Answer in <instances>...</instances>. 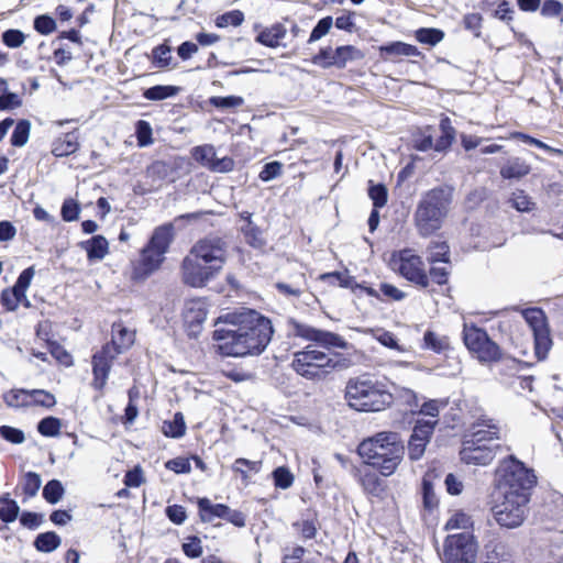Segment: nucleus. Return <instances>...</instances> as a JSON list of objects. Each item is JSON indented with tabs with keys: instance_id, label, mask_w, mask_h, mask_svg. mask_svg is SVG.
Instances as JSON below:
<instances>
[{
	"instance_id": "nucleus-1",
	"label": "nucleus",
	"mask_w": 563,
	"mask_h": 563,
	"mask_svg": "<svg viewBox=\"0 0 563 563\" xmlns=\"http://www.w3.org/2000/svg\"><path fill=\"white\" fill-rule=\"evenodd\" d=\"M273 332L269 319L254 310H245L225 314L223 325L213 332V340L222 355L244 357L261 354Z\"/></svg>"
},
{
	"instance_id": "nucleus-2",
	"label": "nucleus",
	"mask_w": 563,
	"mask_h": 563,
	"mask_svg": "<svg viewBox=\"0 0 563 563\" xmlns=\"http://www.w3.org/2000/svg\"><path fill=\"white\" fill-rule=\"evenodd\" d=\"M363 462L388 477L396 473L405 456V446L396 432H378L357 446Z\"/></svg>"
},
{
	"instance_id": "nucleus-3",
	"label": "nucleus",
	"mask_w": 563,
	"mask_h": 563,
	"mask_svg": "<svg viewBox=\"0 0 563 563\" xmlns=\"http://www.w3.org/2000/svg\"><path fill=\"white\" fill-rule=\"evenodd\" d=\"M452 197L453 190L446 186L432 188L422 195L413 214L415 225L421 236H430L442 228Z\"/></svg>"
},
{
	"instance_id": "nucleus-4",
	"label": "nucleus",
	"mask_w": 563,
	"mask_h": 563,
	"mask_svg": "<svg viewBox=\"0 0 563 563\" xmlns=\"http://www.w3.org/2000/svg\"><path fill=\"white\" fill-rule=\"evenodd\" d=\"M349 406L358 411H380L389 407L393 395L367 375L350 378L345 386Z\"/></svg>"
},
{
	"instance_id": "nucleus-5",
	"label": "nucleus",
	"mask_w": 563,
	"mask_h": 563,
	"mask_svg": "<svg viewBox=\"0 0 563 563\" xmlns=\"http://www.w3.org/2000/svg\"><path fill=\"white\" fill-rule=\"evenodd\" d=\"M134 331L125 328L122 323L112 325V340L92 356L93 379L91 386L102 391L115 357L129 349L134 342Z\"/></svg>"
},
{
	"instance_id": "nucleus-6",
	"label": "nucleus",
	"mask_w": 563,
	"mask_h": 563,
	"mask_svg": "<svg viewBox=\"0 0 563 563\" xmlns=\"http://www.w3.org/2000/svg\"><path fill=\"white\" fill-rule=\"evenodd\" d=\"M173 241L172 227L162 225L154 230L148 243L142 250L141 258L134 266L132 277L145 279L157 271L165 260V254Z\"/></svg>"
},
{
	"instance_id": "nucleus-7",
	"label": "nucleus",
	"mask_w": 563,
	"mask_h": 563,
	"mask_svg": "<svg viewBox=\"0 0 563 563\" xmlns=\"http://www.w3.org/2000/svg\"><path fill=\"white\" fill-rule=\"evenodd\" d=\"M338 362L328 353L308 345L294 353L291 367L301 377L310 380H322L336 367Z\"/></svg>"
},
{
	"instance_id": "nucleus-8",
	"label": "nucleus",
	"mask_w": 563,
	"mask_h": 563,
	"mask_svg": "<svg viewBox=\"0 0 563 563\" xmlns=\"http://www.w3.org/2000/svg\"><path fill=\"white\" fill-rule=\"evenodd\" d=\"M496 475L501 493L523 494L529 497V490L536 483L533 471L512 455L500 462Z\"/></svg>"
},
{
	"instance_id": "nucleus-9",
	"label": "nucleus",
	"mask_w": 563,
	"mask_h": 563,
	"mask_svg": "<svg viewBox=\"0 0 563 563\" xmlns=\"http://www.w3.org/2000/svg\"><path fill=\"white\" fill-rule=\"evenodd\" d=\"M503 499L493 507V515L500 527L515 529L526 519L529 497L523 494L501 493Z\"/></svg>"
},
{
	"instance_id": "nucleus-10",
	"label": "nucleus",
	"mask_w": 563,
	"mask_h": 563,
	"mask_svg": "<svg viewBox=\"0 0 563 563\" xmlns=\"http://www.w3.org/2000/svg\"><path fill=\"white\" fill-rule=\"evenodd\" d=\"M478 544L472 532H460L446 537L442 559L444 563H475Z\"/></svg>"
},
{
	"instance_id": "nucleus-11",
	"label": "nucleus",
	"mask_w": 563,
	"mask_h": 563,
	"mask_svg": "<svg viewBox=\"0 0 563 563\" xmlns=\"http://www.w3.org/2000/svg\"><path fill=\"white\" fill-rule=\"evenodd\" d=\"M463 341L468 351L482 363L496 362L501 356L499 346L489 339L485 330L464 323Z\"/></svg>"
},
{
	"instance_id": "nucleus-12",
	"label": "nucleus",
	"mask_w": 563,
	"mask_h": 563,
	"mask_svg": "<svg viewBox=\"0 0 563 563\" xmlns=\"http://www.w3.org/2000/svg\"><path fill=\"white\" fill-rule=\"evenodd\" d=\"M393 271L401 275L408 282H411L422 288L429 286V276L426 272L422 258L405 249L393 254L390 258Z\"/></svg>"
},
{
	"instance_id": "nucleus-13",
	"label": "nucleus",
	"mask_w": 563,
	"mask_h": 563,
	"mask_svg": "<svg viewBox=\"0 0 563 563\" xmlns=\"http://www.w3.org/2000/svg\"><path fill=\"white\" fill-rule=\"evenodd\" d=\"M522 316L530 327L534 338V353L539 361L547 358L551 347L552 339L544 312L539 308H528Z\"/></svg>"
},
{
	"instance_id": "nucleus-14",
	"label": "nucleus",
	"mask_w": 563,
	"mask_h": 563,
	"mask_svg": "<svg viewBox=\"0 0 563 563\" xmlns=\"http://www.w3.org/2000/svg\"><path fill=\"white\" fill-rule=\"evenodd\" d=\"M189 252L195 258H200L209 266L216 267L217 273L220 274L227 262L228 245L219 236H207L197 241Z\"/></svg>"
},
{
	"instance_id": "nucleus-15",
	"label": "nucleus",
	"mask_w": 563,
	"mask_h": 563,
	"mask_svg": "<svg viewBox=\"0 0 563 563\" xmlns=\"http://www.w3.org/2000/svg\"><path fill=\"white\" fill-rule=\"evenodd\" d=\"M180 271L184 284L194 288L205 287L219 275L216 267L209 266L200 258H195L190 252L184 257Z\"/></svg>"
},
{
	"instance_id": "nucleus-16",
	"label": "nucleus",
	"mask_w": 563,
	"mask_h": 563,
	"mask_svg": "<svg viewBox=\"0 0 563 563\" xmlns=\"http://www.w3.org/2000/svg\"><path fill=\"white\" fill-rule=\"evenodd\" d=\"M288 329L294 336L302 338L308 341H313L323 347H339L344 349L346 342L338 334L324 330L312 328L308 324L300 323L294 319L288 321Z\"/></svg>"
},
{
	"instance_id": "nucleus-17",
	"label": "nucleus",
	"mask_w": 563,
	"mask_h": 563,
	"mask_svg": "<svg viewBox=\"0 0 563 563\" xmlns=\"http://www.w3.org/2000/svg\"><path fill=\"white\" fill-rule=\"evenodd\" d=\"M464 439L474 441L475 444L500 445L497 442L501 440V428L495 419L481 415L475 418L470 433L465 434Z\"/></svg>"
},
{
	"instance_id": "nucleus-18",
	"label": "nucleus",
	"mask_w": 563,
	"mask_h": 563,
	"mask_svg": "<svg viewBox=\"0 0 563 563\" xmlns=\"http://www.w3.org/2000/svg\"><path fill=\"white\" fill-rule=\"evenodd\" d=\"M194 159L213 173H229L234 168V161L230 156L217 157L216 148L211 144L196 146L191 150Z\"/></svg>"
},
{
	"instance_id": "nucleus-19",
	"label": "nucleus",
	"mask_w": 563,
	"mask_h": 563,
	"mask_svg": "<svg viewBox=\"0 0 563 563\" xmlns=\"http://www.w3.org/2000/svg\"><path fill=\"white\" fill-rule=\"evenodd\" d=\"M275 287L279 295L289 300L302 299L307 305L316 297L309 291V284L303 273H298L287 280L277 282Z\"/></svg>"
},
{
	"instance_id": "nucleus-20",
	"label": "nucleus",
	"mask_w": 563,
	"mask_h": 563,
	"mask_svg": "<svg viewBox=\"0 0 563 563\" xmlns=\"http://www.w3.org/2000/svg\"><path fill=\"white\" fill-rule=\"evenodd\" d=\"M499 449L500 445L475 444L474 441L463 439L460 457L466 464L487 465Z\"/></svg>"
},
{
	"instance_id": "nucleus-21",
	"label": "nucleus",
	"mask_w": 563,
	"mask_h": 563,
	"mask_svg": "<svg viewBox=\"0 0 563 563\" xmlns=\"http://www.w3.org/2000/svg\"><path fill=\"white\" fill-rule=\"evenodd\" d=\"M437 421H418L408 443L409 459L417 461L422 457L426 446L433 433Z\"/></svg>"
},
{
	"instance_id": "nucleus-22",
	"label": "nucleus",
	"mask_w": 563,
	"mask_h": 563,
	"mask_svg": "<svg viewBox=\"0 0 563 563\" xmlns=\"http://www.w3.org/2000/svg\"><path fill=\"white\" fill-rule=\"evenodd\" d=\"M207 303L202 299L197 298L186 301L183 318L189 335H198L202 323L207 319Z\"/></svg>"
},
{
	"instance_id": "nucleus-23",
	"label": "nucleus",
	"mask_w": 563,
	"mask_h": 563,
	"mask_svg": "<svg viewBox=\"0 0 563 563\" xmlns=\"http://www.w3.org/2000/svg\"><path fill=\"white\" fill-rule=\"evenodd\" d=\"M484 563H515L514 553L509 544L497 537H493L484 544Z\"/></svg>"
},
{
	"instance_id": "nucleus-24",
	"label": "nucleus",
	"mask_w": 563,
	"mask_h": 563,
	"mask_svg": "<svg viewBox=\"0 0 563 563\" xmlns=\"http://www.w3.org/2000/svg\"><path fill=\"white\" fill-rule=\"evenodd\" d=\"M531 172V166L520 157L510 158L501 168L504 179H520Z\"/></svg>"
},
{
	"instance_id": "nucleus-25",
	"label": "nucleus",
	"mask_w": 563,
	"mask_h": 563,
	"mask_svg": "<svg viewBox=\"0 0 563 563\" xmlns=\"http://www.w3.org/2000/svg\"><path fill=\"white\" fill-rule=\"evenodd\" d=\"M286 34V27L280 23H276L262 30L256 36V42L267 47H277L280 41L285 38Z\"/></svg>"
},
{
	"instance_id": "nucleus-26",
	"label": "nucleus",
	"mask_w": 563,
	"mask_h": 563,
	"mask_svg": "<svg viewBox=\"0 0 563 563\" xmlns=\"http://www.w3.org/2000/svg\"><path fill=\"white\" fill-rule=\"evenodd\" d=\"M78 147V136L75 132H70L54 142L52 153L56 157H65L75 153Z\"/></svg>"
},
{
	"instance_id": "nucleus-27",
	"label": "nucleus",
	"mask_w": 563,
	"mask_h": 563,
	"mask_svg": "<svg viewBox=\"0 0 563 563\" xmlns=\"http://www.w3.org/2000/svg\"><path fill=\"white\" fill-rule=\"evenodd\" d=\"M90 261H100L108 254V241L102 235H95L81 243Z\"/></svg>"
},
{
	"instance_id": "nucleus-28",
	"label": "nucleus",
	"mask_w": 563,
	"mask_h": 563,
	"mask_svg": "<svg viewBox=\"0 0 563 563\" xmlns=\"http://www.w3.org/2000/svg\"><path fill=\"white\" fill-rule=\"evenodd\" d=\"M199 517L203 522H211L216 518H223L227 505L212 504L208 498L198 499Z\"/></svg>"
},
{
	"instance_id": "nucleus-29",
	"label": "nucleus",
	"mask_w": 563,
	"mask_h": 563,
	"mask_svg": "<svg viewBox=\"0 0 563 563\" xmlns=\"http://www.w3.org/2000/svg\"><path fill=\"white\" fill-rule=\"evenodd\" d=\"M423 347L438 354L445 353L451 347L450 338L432 330H427L423 335Z\"/></svg>"
},
{
	"instance_id": "nucleus-30",
	"label": "nucleus",
	"mask_w": 563,
	"mask_h": 563,
	"mask_svg": "<svg viewBox=\"0 0 563 563\" xmlns=\"http://www.w3.org/2000/svg\"><path fill=\"white\" fill-rule=\"evenodd\" d=\"M335 67L344 68L347 63L355 62L364 58V53L353 45H342L334 48Z\"/></svg>"
},
{
	"instance_id": "nucleus-31",
	"label": "nucleus",
	"mask_w": 563,
	"mask_h": 563,
	"mask_svg": "<svg viewBox=\"0 0 563 563\" xmlns=\"http://www.w3.org/2000/svg\"><path fill=\"white\" fill-rule=\"evenodd\" d=\"M441 136L434 143V151L444 152L455 140L456 131L452 126L451 120L444 117L440 121Z\"/></svg>"
},
{
	"instance_id": "nucleus-32",
	"label": "nucleus",
	"mask_w": 563,
	"mask_h": 563,
	"mask_svg": "<svg viewBox=\"0 0 563 563\" xmlns=\"http://www.w3.org/2000/svg\"><path fill=\"white\" fill-rule=\"evenodd\" d=\"M62 543L60 537L53 532L40 533L34 540V548L43 553H51L55 551Z\"/></svg>"
},
{
	"instance_id": "nucleus-33",
	"label": "nucleus",
	"mask_w": 563,
	"mask_h": 563,
	"mask_svg": "<svg viewBox=\"0 0 563 563\" xmlns=\"http://www.w3.org/2000/svg\"><path fill=\"white\" fill-rule=\"evenodd\" d=\"M380 53L386 55H395V56H408V57H418L421 55L420 51L411 45L404 42H393L388 45L380 46Z\"/></svg>"
},
{
	"instance_id": "nucleus-34",
	"label": "nucleus",
	"mask_w": 563,
	"mask_h": 563,
	"mask_svg": "<svg viewBox=\"0 0 563 563\" xmlns=\"http://www.w3.org/2000/svg\"><path fill=\"white\" fill-rule=\"evenodd\" d=\"M180 88L172 85H157L147 88L143 92V97L151 101H161L167 98H172L179 92Z\"/></svg>"
},
{
	"instance_id": "nucleus-35",
	"label": "nucleus",
	"mask_w": 563,
	"mask_h": 563,
	"mask_svg": "<svg viewBox=\"0 0 563 563\" xmlns=\"http://www.w3.org/2000/svg\"><path fill=\"white\" fill-rule=\"evenodd\" d=\"M360 483L363 489L373 496H379L384 490L382 479L372 471L362 473L360 476Z\"/></svg>"
},
{
	"instance_id": "nucleus-36",
	"label": "nucleus",
	"mask_w": 563,
	"mask_h": 563,
	"mask_svg": "<svg viewBox=\"0 0 563 563\" xmlns=\"http://www.w3.org/2000/svg\"><path fill=\"white\" fill-rule=\"evenodd\" d=\"M22 101L20 97L9 91L8 81L0 78V110H11L20 107Z\"/></svg>"
},
{
	"instance_id": "nucleus-37",
	"label": "nucleus",
	"mask_w": 563,
	"mask_h": 563,
	"mask_svg": "<svg viewBox=\"0 0 563 563\" xmlns=\"http://www.w3.org/2000/svg\"><path fill=\"white\" fill-rule=\"evenodd\" d=\"M4 402L9 407L20 408L26 407L31 405V395L30 390L25 389H12L4 394L3 396Z\"/></svg>"
},
{
	"instance_id": "nucleus-38",
	"label": "nucleus",
	"mask_w": 563,
	"mask_h": 563,
	"mask_svg": "<svg viewBox=\"0 0 563 563\" xmlns=\"http://www.w3.org/2000/svg\"><path fill=\"white\" fill-rule=\"evenodd\" d=\"M185 431L186 424L180 412L175 413L172 421H165L163 424L164 434L170 438H180L185 434Z\"/></svg>"
},
{
	"instance_id": "nucleus-39",
	"label": "nucleus",
	"mask_w": 563,
	"mask_h": 563,
	"mask_svg": "<svg viewBox=\"0 0 563 563\" xmlns=\"http://www.w3.org/2000/svg\"><path fill=\"white\" fill-rule=\"evenodd\" d=\"M444 37V32L433 27H421L416 31V38L422 44L434 46Z\"/></svg>"
},
{
	"instance_id": "nucleus-40",
	"label": "nucleus",
	"mask_w": 563,
	"mask_h": 563,
	"mask_svg": "<svg viewBox=\"0 0 563 563\" xmlns=\"http://www.w3.org/2000/svg\"><path fill=\"white\" fill-rule=\"evenodd\" d=\"M509 203L512 208L520 212H528L534 208V202L531 200V198L520 189H517L511 194Z\"/></svg>"
},
{
	"instance_id": "nucleus-41",
	"label": "nucleus",
	"mask_w": 563,
	"mask_h": 563,
	"mask_svg": "<svg viewBox=\"0 0 563 563\" xmlns=\"http://www.w3.org/2000/svg\"><path fill=\"white\" fill-rule=\"evenodd\" d=\"M472 527V517L463 511L454 512L445 523L446 530L461 529L465 530L464 532H468L467 530L471 529Z\"/></svg>"
},
{
	"instance_id": "nucleus-42",
	"label": "nucleus",
	"mask_w": 563,
	"mask_h": 563,
	"mask_svg": "<svg viewBox=\"0 0 563 563\" xmlns=\"http://www.w3.org/2000/svg\"><path fill=\"white\" fill-rule=\"evenodd\" d=\"M31 124L26 120L16 123L11 135V144L13 146H23L27 143L30 136Z\"/></svg>"
},
{
	"instance_id": "nucleus-43",
	"label": "nucleus",
	"mask_w": 563,
	"mask_h": 563,
	"mask_svg": "<svg viewBox=\"0 0 563 563\" xmlns=\"http://www.w3.org/2000/svg\"><path fill=\"white\" fill-rule=\"evenodd\" d=\"M64 492L62 483L57 479H52L44 486L43 497L47 503L54 505L62 499Z\"/></svg>"
},
{
	"instance_id": "nucleus-44",
	"label": "nucleus",
	"mask_w": 563,
	"mask_h": 563,
	"mask_svg": "<svg viewBox=\"0 0 563 563\" xmlns=\"http://www.w3.org/2000/svg\"><path fill=\"white\" fill-rule=\"evenodd\" d=\"M262 462L261 461H250L246 459H236L232 465V470L242 475L243 479L249 477V473H258L261 471Z\"/></svg>"
},
{
	"instance_id": "nucleus-45",
	"label": "nucleus",
	"mask_w": 563,
	"mask_h": 563,
	"mask_svg": "<svg viewBox=\"0 0 563 563\" xmlns=\"http://www.w3.org/2000/svg\"><path fill=\"white\" fill-rule=\"evenodd\" d=\"M62 422L58 418L46 417L37 424V431L44 437H56L59 434Z\"/></svg>"
},
{
	"instance_id": "nucleus-46",
	"label": "nucleus",
	"mask_w": 563,
	"mask_h": 563,
	"mask_svg": "<svg viewBox=\"0 0 563 563\" xmlns=\"http://www.w3.org/2000/svg\"><path fill=\"white\" fill-rule=\"evenodd\" d=\"M34 274H35L34 267L33 266L27 267L20 274V276L18 277V279L15 282V285L12 287L20 294V296H23L26 306H29V301L26 298V290L30 287V284L32 282V278L34 277Z\"/></svg>"
},
{
	"instance_id": "nucleus-47",
	"label": "nucleus",
	"mask_w": 563,
	"mask_h": 563,
	"mask_svg": "<svg viewBox=\"0 0 563 563\" xmlns=\"http://www.w3.org/2000/svg\"><path fill=\"white\" fill-rule=\"evenodd\" d=\"M428 260L431 263L449 262V246L445 242H431Z\"/></svg>"
},
{
	"instance_id": "nucleus-48",
	"label": "nucleus",
	"mask_w": 563,
	"mask_h": 563,
	"mask_svg": "<svg viewBox=\"0 0 563 563\" xmlns=\"http://www.w3.org/2000/svg\"><path fill=\"white\" fill-rule=\"evenodd\" d=\"M244 21V13L240 10H233L227 13L219 15L216 19V25L218 27H227V26H239Z\"/></svg>"
},
{
	"instance_id": "nucleus-49",
	"label": "nucleus",
	"mask_w": 563,
	"mask_h": 563,
	"mask_svg": "<svg viewBox=\"0 0 563 563\" xmlns=\"http://www.w3.org/2000/svg\"><path fill=\"white\" fill-rule=\"evenodd\" d=\"M273 478L275 486L280 489H287L294 483V475L285 466H279L276 470H274Z\"/></svg>"
},
{
	"instance_id": "nucleus-50",
	"label": "nucleus",
	"mask_w": 563,
	"mask_h": 563,
	"mask_svg": "<svg viewBox=\"0 0 563 563\" xmlns=\"http://www.w3.org/2000/svg\"><path fill=\"white\" fill-rule=\"evenodd\" d=\"M42 485L41 476L37 473L29 472L24 476L23 493L32 498L36 496Z\"/></svg>"
},
{
	"instance_id": "nucleus-51",
	"label": "nucleus",
	"mask_w": 563,
	"mask_h": 563,
	"mask_svg": "<svg viewBox=\"0 0 563 563\" xmlns=\"http://www.w3.org/2000/svg\"><path fill=\"white\" fill-rule=\"evenodd\" d=\"M209 102L216 108L230 109L243 106L244 99L239 96H214L210 98Z\"/></svg>"
},
{
	"instance_id": "nucleus-52",
	"label": "nucleus",
	"mask_w": 563,
	"mask_h": 563,
	"mask_svg": "<svg viewBox=\"0 0 563 563\" xmlns=\"http://www.w3.org/2000/svg\"><path fill=\"white\" fill-rule=\"evenodd\" d=\"M368 196L376 209L383 208L387 203L388 192L383 184L372 185L368 189Z\"/></svg>"
},
{
	"instance_id": "nucleus-53",
	"label": "nucleus",
	"mask_w": 563,
	"mask_h": 563,
	"mask_svg": "<svg viewBox=\"0 0 563 563\" xmlns=\"http://www.w3.org/2000/svg\"><path fill=\"white\" fill-rule=\"evenodd\" d=\"M31 395V405L43 406L46 408H51L56 404V399L53 394L45 391L43 389H33L30 390Z\"/></svg>"
},
{
	"instance_id": "nucleus-54",
	"label": "nucleus",
	"mask_w": 563,
	"mask_h": 563,
	"mask_svg": "<svg viewBox=\"0 0 563 563\" xmlns=\"http://www.w3.org/2000/svg\"><path fill=\"white\" fill-rule=\"evenodd\" d=\"M136 139L141 147L148 146L153 143L152 128L147 121L140 120L136 122Z\"/></svg>"
},
{
	"instance_id": "nucleus-55",
	"label": "nucleus",
	"mask_w": 563,
	"mask_h": 563,
	"mask_svg": "<svg viewBox=\"0 0 563 563\" xmlns=\"http://www.w3.org/2000/svg\"><path fill=\"white\" fill-rule=\"evenodd\" d=\"M2 499H0V503ZM3 503L4 506L0 508V519L7 523L13 522L19 516L20 507L16 501L12 499H4Z\"/></svg>"
},
{
	"instance_id": "nucleus-56",
	"label": "nucleus",
	"mask_w": 563,
	"mask_h": 563,
	"mask_svg": "<svg viewBox=\"0 0 563 563\" xmlns=\"http://www.w3.org/2000/svg\"><path fill=\"white\" fill-rule=\"evenodd\" d=\"M22 301H24L23 296L13 288L4 289L1 294V303L9 311H14Z\"/></svg>"
},
{
	"instance_id": "nucleus-57",
	"label": "nucleus",
	"mask_w": 563,
	"mask_h": 563,
	"mask_svg": "<svg viewBox=\"0 0 563 563\" xmlns=\"http://www.w3.org/2000/svg\"><path fill=\"white\" fill-rule=\"evenodd\" d=\"M434 143L429 126L426 131L416 134L413 137V147L420 152H427L431 148L434 150Z\"/></svg>"
},
{
	"instance_id": "nucleus-58",
	"label": "nucleus",
	"mask_w": 563,
	"mask_h": 563,
	"mask_svg": "<svg viewBox=\"0 0 563 563\" xmlns=\"http://www.w3.org/2000/svg\"><path fill=\"white\" fill-rule=\"evenodd\" d=\"M153 63L161 68L167 67L172 60V51L167 45H159L152 52Z\"/></svg>"
},
{
	"instance_id": "nucleus-59",
	"label": "nucleus",
	"mask_w": 563,
	"mask_h": 563,
	"mask_svg": "<svg viewBox=\"0 0 563 563\" xmlns=\"http://www.w3.org/2000/svg\"><path fill=\"white\" fill-rule=\"evenodd\" d=\"M333 20L331 16H325L321 19L317 25L311 31L310 37L308 40V43H313L316 41H319L321 37L327 35L332 27Z\"/></svg>"
},
{
	"instance_id": "nucleus-60",
	"label": "nucleus",
	"mask_w": 563,
	"mask_h": 563,
	"mask_svg": "<svg viewBox=\"0 0 563 563\" xmlns=\"http://www.w3.org/2000/svg\"><path fill=\"white\" fill-rule=\"evenodd\" d=\"M34 29L43 35H48L56 30V22L49 15H38L34 20Z\"/></svg>"
},
{
	"instance_id": "nucleus-61",
	"label": "nucleus",
	"mask_w": 563,
	"mask_h": 563,
	"mask_svg": "<svg viewBox=\"0 0 563 563\" xmlns=\"http://www.w3.org/2000/svg\"><path fill=\"white\" fill-rule=\"evenodd\" d=\"M25 41V36L22 31L10 29L2 33V42L11 48L20 47Z\"/></svg>"
},
{
	"instance_id": "nucleus-62",
	"label": "nucleus",
	"mask_w": 563,
	"mask_h": 563,
	"mask_svg": "<svg viewBox=\"0 0 563 563\" xmlns=\"http://www.w3.org/2000/svg\"><path fill=\"white\" fill-rule=\"evenodd\" d=\"M334 60V49L330 46L321 48L313 58V63L320 65L323 68L335 67V64H333Z\"/></svg>"
},
{
	"instance_id": "nucleus-63",
	"label": "nucleus",
	"mask_w": 563,
	"mask_h": 563,
	"mask_svg": "<svg viewBox=\"0 0 563 563\" xmlns=\"http://www.w3.org/2000/svg\"><path fill=\"white\" fill-rule=\"evenodd\" d=\"M283 164L275 161L267 163L261 170L258 177L263 181H271L282 175Z\"/></svg>"
},
{
	"instance_id": "nucleus-64",
	"label": "nucleus",
	"mask_w": 563,
	"mask_h": 563,
	"mask_svg": "<svg viewBox=\"0 0 563 563\" xmlns=\"http://www.w3.org/2000/svg\"><path fill=\"white\" fill-rule=\"evenodd\" d=\"M0 435L8 442H11L14 444H21L25 440V435L22 430L10 427V426L0 427Z\"/></svg>"
}]
</instances>
